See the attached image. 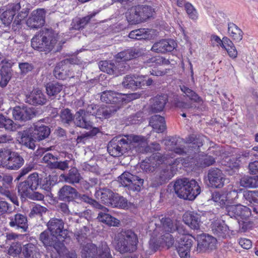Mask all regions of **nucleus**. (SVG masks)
Instances as JSON below:
<instances>
[{
  "label": "nucleus",
  "mask_w": 258,
  "mask_h": 258,
  "mask_svg": "<svg viewBox=\"0 0 258 258\" xmlns=\"http://www.w3.org/2000/svg\"><path fill=\"white\" fill-rule=\"evenodd\" d=\"M58 42V34L52 28H44L33 37L31 46L35 50L47 54L51 51L61 50V45Z\"/></svg>",
  "instance_id": "f257e3e1"
},
{
  "label": "nucleus",
  "mask_w": 258,
  "mask_h": 258,
  "mask_svg": "<svg viewBox=\"0 0 258 258\" xmlns=\"http://www.w3.org/2000/svg\"><path fill=\"white\" fill-rule=\"evenodd\" d=\"M188 143L187 149L182 147L184 141L178 137H169L165 140V145L170 151L175 153L183 154H192L199 152L200 147L203 145L204 137L191 135L186 139Z\"/></svg>",
  "instance_id": "f03ea898"
},
{
  "label": "nucleus",
  "mask_w": 258,
  "mask_h": 258,
  "mask_svg": "<svg viewBox=\"0 0 258 258\" xmlns=\"http://www.w3.org/2000/svg\"><path fill=\"white\" fill-rule=\"evenodd\" d=\"M24 0H23L8 6L7 10L0 15V20L5 26H9L12 22L13 25H19L21 21L27 16L29 9L21 7L22 5L24 7Z\"/></svg>",
  "instance_id": "7ed1b4c3"
},
{
  "label": "nucleus",
  "mask_w": 258,
  "mask_h": 258,
  "mask_svg": "<svg viewBox=\"0 0 258 258\" xmlns=\"http://www.w3.org/2000/svg\"><path fill=\"white\" fill-rule=\"evenodd\" d=\"M174 190L179 198L191 201L201 192V187L197 182L186 178L177 179L174 184Z\"/></svg>",
  "instance_id": "20e7f679"
},
{
  "label": "nucleus",
  "mask_w": 258,
  "mask_h": 258,
  "mask_svg": "<svg viewBox=\"0 0 258 258\" xmlns=\"http://www.w3.org/2000/svg\"><path fill=\"white\" fill-rule=\"evenodd\" d=\"M116 248L121 253L133 252L137 248V235L131 229H122L117 236Z\"/></svg>",
  "instance_id": "39448f33"
},
{
  "label": "nucleus",
  "mask_w": 258,
  "mask_h": 258,
  "mask_svg": "<svg viewBox=\"0 0 258 258\" xmlns=\"http://www.w3.org/2000/svg\"><path fill=\"white\" fill-rule=\"evenodd\" d=\"M25 160L18 152L10 149L0 150V165L7 169L17 170L24 164Z\"/></svg>",
  "instance_id": "423d86ee"
},
{
  "label": "nucleus",
  "mask_w": 258,
  "mask_h": 258,
  "mask_svg": "<svg viewBox=\"0 0 258 258\" xmlns=\"http://www.w3.org/2000/svg\"><path fill=\"white\" fill-rule=\"evenodd\" d=\"M39 239L47 250L54 249L59 254L67 253V248L63 243L64 240L56 236L47 230L41 232Z\"/></svg>",
  "instance_id": "0eeeda50"
},
{
  "label": "nucleus",
  "mask_w": 258,
  "mask_h": 258,
  "mask_svg": "<svg viewBox=\"0 0 258 258\" xmlns=\"http://www.w3.org/2000/svg\"><path fill=\"white\" fill-rule=\"evenodd\" d=\"M154 10L147 5H138L128 9L126 14V19L131 24H136L146 21L152 17Z\"/></svg>",
  "instance_id": "6e6552de"
},
{
  "label": "nucleus",
  "mask_w": 258,
  "mask_h": 258,
  "mask_svg": "<svg viewBox=\"0 0 258 258\" xmlns=\"http://www.w3.org/2000/svg\"><path fill=\"white\" fill-rule=\"evenodd\" d=\"M177 168L171 165H163L156 171L152 178L151 186L157 187L167 183L175 175Z\"/></svg>",
  "instance_id": "1a4fd4ad"
},
{
  "label": "nucleus",
  "mask_w": 258,
  "mask_h": 258,
  "mask_svg": "<svg viewBox=\"0 0 258 258\" xmlns=\"http://www.w3.org/2000/svg\"><path fill=\"white\" fill-rule=\"evenodd\" d=\"M129 145L128 153L132 155L144 154L150 151L148 143L146 137L135 135H125Z\"/></svg>",
  "instance_id": "9d476101"
},
{
  "label": "nucleus",
  "mask_w": 258,
  "mask_h": 258,
  "mask_svg": "<svg viewBox=\"0 0 258 258\" xmlns=\"http://www.w3.org/2000/svg\"><path fill=\"white\" fill-rule=\"evenodd\" d=\"M128 141L125 136L113 137L108 143L107 151L113 157H120L126 153H128Z\"/></svg>",
  "instance_id": "9b49d317"
},
{
  "label": "nucleus",
  "mask_w": 258,
  "mask_h": 258,
  "mask_svg": "<svg viewBox=\"0 0 258 258\" xmlns=\"http://www.w3.org/2000/svg\"><path fill=\"white\" fill-rule=\"evenodd\" d=\"M118 181L128 190L140 191L143 186L144 180L141 177L125 171L118 177Z\"/></svg>",
  "instance_id": "f8f14e48"
},
{
  "label": "nucleus",
  "mask_w": 258,
  "mask_h": 258,
  "mask_svg": "<svg viewBox=\"0 0 258 258\" xmlns=\"http://www.w3.org/2000/svg\"><path fill=\"white\" fill-rule=\"evenodd\" d=\"M100 70L108 74L118 76L125 73L128 66H126L124 62H118L117 60L115 62L104 60L99 62Z\"/></svg>",
  "instance_id": "ddd939ff"
},
{
  "label": "nucleus",
  "mask_w": 258,
  "mask_h": 258,
  "mask_svg": "<svg viewBox=\"0 0 258 258\" xmlns=\"http://www.w3.org/2000/svg\"><path fill=\"white\" fill-rule=\"evenodd\" d=\"M37 177L33 173L28 176L26 180L19 183L18 190L22 200H25L31 191L38 188V179Z\"/></svg>",
  "instance_id": "4468645a"
},
{
  "label": "nucleus",
  "mask_w": 258,
  "mask_h": 258,
  "mask_svg": "<svg viewBox=\"0 0 258 258\" xmlns=\"http://www.w3.org/2000/svg\"><path fill=\"white\" fill-rule=\"evenodd\" d=\"M75 235L78 241L82 245L81 254L82 258H95L98 247L92 243L85 244V240L87 239L86 234L80 233L78 231L75 233Z\"/></svg>",
  "instance_id": "2eb2a0df"
},
{
  "label": "nucleus",
  "mask_w": 258,
  "mask_h": 258,
  "mask_svg": "<svg viewBox=\"0 0 258 258\" xmlns=\"http://www.w3.org/2000/svg\"><path fill=\"white\" fill-rule=\"evenodd\" d=\"M207 178L208 185L216 188L223 187L226 180L222 171L218 168H211L208 171Z\"/></svg>",
  "instance_id": "dca6fc26"
},
{
  "label": "nucleus",
  "mask_w": 258,
  "mask_h": 258,
  "mask_svg": "<svg viewBox=\"0 0 258 258\" xmlns=\"http://www.w3.org/2000/svg\"><path fill=\"white\" fill-rule=\"evenodd\" d=\"M238 203L236 205L226 206L227 214L231 218H234L238 220L248 219L251 215L250 209L246 206Z\"/></svg>",
  "instance_id": "f3484780"
},
{
  "label": "nucleus",
  "mask_w": 258,
  "mask_h": 258,
  "mask_svg": "<svg viewBox=\"0 0 258 258\" xmlns=\"http://www.w3.org/2000/svg\"><path fill=\"white\" fill-rule=\"evenodd\" d=\"M47 231L54 234L62 240L68 236V230L64 228V222L62 219L51 218L47 223Z\"/></svg>",
  "instance_id": "a211bd4d"
},
{
  "label": "nucleus",
  "mask_w": 258,
  "mask_h": 258,
  "mask_svg": "<svg viewBox=\"0 0 258 258\" xmlns=\"http://www.w3.org/2000/svg\"><path fill=\"white\" fill-rule=\"evenodd\" d=\"M100 97L102 102L114 104L115 105H120V107L123 103H126L128 101L124 94L111 90L103 91L101 93Z\"/></svg>",
  "instance_id": "6ab92c4d"
},
{
  "label": "nucleus",
  "mask_w": 258,
  "mask_h": 258,
  "mask_svg": "<svg viewBox=\"0 0 258 258\" xmlns=\"http://www.w3.org/2000/svg\"><path fill=\"white\" fill-rule=\"evenodd\" d=\"M177 241V250L180 258H189L190 248L192 245V237L189 235L180 236Z\"/></svg>",
  "instance_id": "aec40b11"
},
{
  "label": "nucleus",
  "mask_w": 258,
  "mask_h": 258,
  "mask_svg": "<svg viewBox=\"0 0 258 258\" xmlns=\"http://www.w3.org/2000/svg\"><path fill=\"white\" fill-rule=\"evenodd\" d=\"M217 239L213 236L203 234L200 235L198 241L196 251L204 252L208 250H212L216 247Z\"/></svg>",
  "instance_id": "412c9836"
},
{
  "label": "nucleus",
  "mask_w": 258,
  "mask_h": 258,
  "mask_svg": "<svg viewBox=\"0 0 258 258\" xmlns=\"http://www.w3.org/2000/svg\"><path fill=\"white\" fill-rule=\"evenodd\" d=\"M9 226L21 232H26L28 229L27 217L24 214L17 213L11 215L9 218Z\"/></svg>",
  "instance_id": "4be33fe9"
},
{
  "label": "nucleus",
  "mask_w": 258,
  "mask_h": 258,
  "mask_svg": "<svg viewBox=\"0 0 258 258\" xmlns=\"http://www.w3.org/2000/svg\"><path fill=\"white\" fill-rule=\"evenodd\" d=\"M45 12L43 9L33 11L26 21V24L30 28L37 29L45 23Z\"/></svg>",
  "instance_id": "5701e85b"
},
{
  "label": "nucleus",
  "mask_w": 258,
  "mask_h": 258,
  "mask_svg": "<svg viewBox=\"0 0 258 258\" xmlns=\"http://www.w3.org/2000/svg\"><path fill=\"white\" fill-rule=\"evenodd\" d=\"M90 116L85 110L80 109L74 115L73 122L76 126L86 130L91 129L94 124L90 120Z\"/></svg>",
  "instance_id": "b1692460"
},
{
  "label": "nucleus",
  "mask_w": 258,
  "mask_h": 258,
  "mask_svg": "<svg viewBox=\"0 0 258 258\" xmlns=\"http://www.w3.org/2000/svg\"><path fill=\"white\" fill-rule=\"evenodd\" d=\"M72 60L70 59H65L58 62L53 70L54 77L60 80H64L67 77H71L69 73L72 65Z\"/></svg>",
  "instance_id": "393cba45"
},
{
  "label": "nucleus",
  "mask_w": 258,
  "mask_h": 258,
  "mask_svg": "<svg viewBox=\"0 0 258 258\" xmlns=\"http://www.w3.org/2000/svg\"><path fill=\"white\" fill-rule=\"evenodd\" d=\"M12 114L15 120L25 121L34 117L36 113L31 108L17 106L13 109Z\"/></svg>",
  "instance_id": "a878e982"
},
{
  "label": "nucleus",
  "mask_w": 258,
  "mask_h": 258,
  "mask_svg": "<svg viewBox=\"0 0 258 258\" xmlns=\"http://www.w3.org/2000/svg\"><path fill=\"white\" fill-rule=\"evenodd\" d=\"M25 102L34 106L43 105L46 103L47 98L41 90L36 89L26 95Z\"/></svg>",
  "instance_id": "bb28decb"
},
{
  "label": "nucleus",
  "mask_w": 258,
  "mask_h": 258,
  "mask_svg": "<svg viewBox=\"0 0 258 258\" xmlns=\"http://www.w3.org/2000/svg\"><path fill=\"white\" fill-rule=\"evenodd\" d=\"M156 228L154 230V233L173 232L175 231L176 225L173 221L169 217H162L159 218L158 223L154 224Z\"/></svg>",
  "instance_id": "cd10ccee"
},
{
  "label": "nucleus",
  "mask_w": 258,
  "mask_h": 258,
  "mask_svg": "<svg viewBox=\"0 0 258 258\" xmlns=\"http://www.w3.org/2000/svg\"><path fill=\"white\" fill-rule=\"evenodd\" d=\"M18 142L29 149L34 150L35 147L34 138L32 136L33 132L31 128L20 131L18 133Z\"/></svg>",
  "instance_id": "c85d7f7f"
},
{
  "label": "nucleus",
  "mask_w": 258,
  "mask_h": 258,
  "mask_svg": "<svg viewBox=\"0 0 258 258\" xmlns=\"http://www.w3.org/2000/svg\"><path fill=\"white\" fill-rule=\"evenodd\" d=\"M176 45V42L173 39H163L155 43L151 50L157 53H164L171 52Z\"/></svg>",
  "instance_id": "c756f323"
},
{
  "label": "nucleus",
  "mask_w": 258,
  "mask_h": 258,
  "mask_svg": "<svg viewBox=\"0 0 258 258\" xmlns=\"http://www.w3.org/2000/svg\"><path fill=\"white\" fill-rule=\"evenodd\" d=\"M77 192V190L74 187L64 185L59 189L57 193L58 198L60 201L70 202L75 200Z\"/></svg>",
  "instance_id": "7c9ffc66"
},
{
  "label": "nucleus",
  "mask_w": 258,
  "mask_h": 258,
  "mask_svg": "<svg viewBox=\"0 0 258 258\" xmlns=\"http://www.w3.org/2000/svg\"><path fill=\"white\" fill-rule=\"evenodd\" d=\"M145 76H126L122 83L123 86L126 89L135 90L144 85Z\"/></svg>",
  "instance_id": "2f4dec72"
},
{
  "label": "nucleus",
  "mask_w": 258,
  "mask_h": 258,
  "mask_svg": "<svg viewBox=\"0 0 258 258\" xmlns=\"http://www.w3.org/2000/svg\"><path fill=\"white\" fill-rule=\"evenodd\" d=\"M60 178L61 180L72 185L80 184L83 177L76 167L71 168L68 173L61 174L60 175Z\"/></svg>",
  "instance_id": "473e14b6"
},
{
  "label": "nucleus",
  "mask_w": 258,
  "mask_h": 258,
  "mask_svg": "<svg viewBox=\"0 0 258 258\" xmlns=\"http://www.w3.org/2000/svg\"><path fill=\"white\" fill-rule=\"evenodd\" d=\"M211 228L213 234L219 238H226L228 235V227L224 221H214L212 223Z\"/></svg>",
  "instance_id": "72a5a7b5"
},
{
  "label": "nucleus",
  "mask_w": 258,
  "mask_h": 258,
  "mask_svg": "<svg viewBox=\"0 0 258 258\" xmlns=\"http://www.w3.org/2000/svg\"><path fill=\"white\" fill-rule=\"evenodd\" d=\"M103 208L97 209L98 210H100L97 216L98 220L108 225L111 226H117L119 224V221L116 218L112 217L110 215L107 213L108 210L103 206Z\"/></svg>",
  "instance_id": "f704fd0d"
},
{
  "label": "nucleus",
  "mask_w": 258,
  "mask_h": 258,
  "mask_svg": "<svg viewBox=\"0 0 258 258\" xmlns=\"http://www.w3.org/2000/svg\"><path fill=\"white\" fill-rule=\"evenodd\" d=\"M150 109L153 112L162 111L167 102L168 97L166 95H158L150 99Z\"/></svg>",
  "instance_id": "c9c22d12"
},
{
  "label": "nucleus",
  "mask_w": 258,
  "mask_h": 258,
  "mask_svg": "<svg viewBox=\"0 0 258 258\" xmlns=\"http://www.w3.org/2000/svg\"><path fill=\"white\" fill-rule=\"evenodd\" d=\"M141 53L139 49L131 48L118 53L115 58L118 62H123L139 57Z\"/></svg>",
  "instance_id": "e433bc0d"
},
{
  "label": "nucleus",
  "mask_w": 258,
  "mask_h": 258,
  "mask_svg": "<svg viewBox=\"0 0 258 258\" xmlns=\"http://www.w3.org/2000/svg\"><path fill=\"white\" fill-rule=\"evenodd\" d=\"M62 85L58 83H49L45 86L46 93L50 100L60 99L59 93L62 91Z\"/></svg>",
  "instance_id": "4c0bfd02"
},
{
  "label": "nucleus",
  "mask_w": 258,
  "mask_h": 258,
  "mask_svg": "<svg viewBox=\"0 0 258 258\" xmlns=\"http://www.w3.org/2000/svg\"><path fill=\"white\" fill-rule=\"evenodd\" d=\"M115 193L107 188H100L96 190L95 196L105 205L110 206Z\"/></svg>",
  "instance_id": "58836bf2"
},
{
  "label": "nucleus",
  "mask_w": 258,
  "mask_h": 258,
  "mask_svg": "<svg viewBox=\"0 0 258 258\" xmlns=\"http://www.w3.org/2000/svg\"><path fill=\"white\" fill-rule=\"evenodd\" d=\"M33 132L32 136L35 141L40 142L47 138L50 134V129L44 125H35L34 128H31Z\"/></svg>",
  "instance_id": "ea45409f"
},
{
  "label": "nucleus",
  "mask_w": 258,
  "mask_h": 258,
  "mask_svg": "<svg viewBox=\"0 0 258 258\" xmlns=\"http://www.w3.org/2000/svg\"><path fill=\"white\" fill-rule=\"evenodd\" d=\"M22 256L23 258H41V254L36 245L28 243L23 245Z\"/></svg>",
  "instance_id": "a19ab883"
},
{
  "label": "nucleus",
  "mask_w": 258,
  "mask_h": 258,
  "mask_svg": "<svg viewBox=\"0 0 258 258\" xmlns=\"http://www.w3.org/2000/svg\"><path fill=\"white\" fill-rule=\"evenodd\" d=\"M245 190L244 189H240L239 190L233 189L229 191L227 194L226 198V201H228L231 203H246L245 200Z\"/></svg>",
  "instance_id": "79ce46f5"
},
{
  "label": "nucleus",
  "mask_w": 258,
  "mask_h": 258,
  "mask_svg": "<svg viewBox=\"0 0 258 258\" xmlns=\"http://www.w3.org/2000/svg\"><path fill=\"white\" fill-rule=\"evenodd\" d=\"M33 174H35V176H37L38 179V188L40 187V188L47 191H49L51 190V187L55 184L57 181L55 176L49 175L44 177H40L37 172H34Z\"/></svg>",
  "instance_id": "37998d69"
},
{
  "label": "nucleus",
  "mask_w": 258,
  "mask_h": 258,
  "mask_svg": "<svg viewBox=\"0 0 258 258\" xmlns=\"http://www.w3.org/2000/svg\"><path fill=\"white\" fill-rule=\"evenodd\" d=\"M200 215L194 213H186L183 216V220L184 223L195 230H198L200 228Z\"/></svg>",
  "instance_id": "c03bdc74"
},
{
  "label": "nucleus",
  "mask_w": 258,
  "mask_h": 258,
  "mask_svg": "<svg viewBox=\"0 0 258 258\" xmlns=\"http://www.w3.org/2000/svg\"><path fill=\"white\" fill-rule=\"evenodd\" d=\"M120 108V105L113 106L103 105L98 108L97 117L100 119L108 118L115 114Z\"/></svg>",
  "instance_id": "a18cd8bd"
},
{
  "label": "nucleus",
  "mask_w": 258,
  "mask_h": 258,
  "mask_svg": "<svg viewBox=\"0 0 258 258\" xmlns=\"http://www.w3.org/2000/svg\"><path fill=\"white\" fill-rule=\"evenodd\" d=\"M173 153H167L162 155L158 153L155 155L154 158L157 161L158 164L165 163L167 165H171L175 168L174 165H178L182 161V159L180 158H178L172 160L173 157L171 155Z\"/></svg>",
  "instance_id": "49530a36"
},
{
  "label": "nucleus",
  "mask_w": 258,
  "mask_h": 258,
  "mask_svg": "<svg viewBox=\"0 0 258 258\" xmlns=\"http://www.w3.org/2000/svg\"><path fill=\"white\" fill-rule=\"evenodd\" d=\"M199 151H200V149ZM199 152L200 151L196 154H192V155H195L194 158L196 160L197 163H196V165L197 166L202 168H205L213 165L215 162V158L210 155L202 154H198L197 156L196 154Z\"/></svg>",
  "instance_id": "de8ad7c7"
},
{
  "label": "nucleus",
  "mask_w": 258,
  "mask_h": 258,
  "mask_svg": "<svg viewBox=\"0 0 258 258\" xmlns=\"http://www.w3.org/2000/svg\"><path fill=\"white\" fill-rule=\"evenodd\" d=\"M149 124L157 133H162L166 129V124L164 118L159 115H154L151 117Z\"/></svg>",
  "instance_id": "09e8293b"
},
{
  "label": "nucleus",
  "mask_w": 258,
  "mask_h": 258,
  "mask_svg": "<svg viewBox=\"0 0 258 258\" xmlns=\"http://www.w3.org/2000/svg\"><path fill=\"white\" fill-rule=\"evenodd\" d=\"M12 76V70L8 66L3 65L0 70V86L4 88L7 86Z\"/></svg>",
  "instance_id": "8fccbe9b"
},
{
  "label": "nucleus",
  "mask_w": 258,
  "mask_h": 258,
  "mask_svg": "<svg viewBox=\"0 0 258 258\" xmlns=\"http://www.w3.org/2000/svg\"><path fill=\"white\" fill-rule=\"evenodd\" d=\"M77 201V203L84 202L87 204H88L91 206H92L95 209H100L103 208L105 209L103 207V205H101L97 201L95 200L92 199L89 196L86 194H80L78 191L75 197V199Z\"/></svg>",
  "instance_id": "3c124183"
},
{
  "label": "nucleus",
  "mask_w": 258,
  "mask_h": 258,
  "mask_svg": "<svg viewBox=\"0 0 258 258\" xmlns=\"http://www.w3.org/2000/svg\"><path fill=\"white\" fill-rule=\"evenodd\" d=\"M228 32L229 36L236 41H240L243 37V32L235 24L229 23L228 25Z\"/></svg>",
  "instance_id": "603ef678"
},
{
  "label": "nucleus",
  "mask_w": 258,
  "mask_h": 258,
  "mask_svg": "<svg viewBox=\"0 0 258 258\" xmlns=\"http://www.w3.org/2000/svg\"><path fill=\"white\" fill-rule=\"evenodd\" d=\"M240 184L246 188L258 187V176L244 175L241 178Z\"/></svg>",
  "instance_id": "864d4df0"
},
{
  "label": "nucleus",
  "mask_w": 258,
  "mask_h": 258,
  "mask_svg": "<svg viewBox=\"0 0 258 258\" xmlns=\"http://www.w3.org/2000/svg\"><path fill=\"white\" fill-rule=\"evenodd\" d=\"M110 206L113 208L125 209L128 207L127 200L118 194H115Z\"/></svg>",
  "instance_id": "5fc2aeb1"
},
{
  "label": "nucleus",
  "mask_w": 258,
  "mask_h": 258,
  "mask_svg": "<svg viewBox=\"0 0 258 258\" xmlns=\"http://www.w3.org/2000/svg\"><path fill=\"white\" fill-rule=\"evenodd\" d=\"M16 124L9 118L0 114V128H4L8 131H15Z\"/></svg>",
  "instance_id": "6e6d98bb"
},
{
  "label": "nucleus",
  "mask_w": 258,
  "mask_h": 258,
  "mask_svg": "<svg viewBox=\"0 0 258 258\" xmlns=\"http://www.w3.org/2000/svg\"><path fill=\"white\" fill-rule=\"evenodd\" d=\"M149 35V31L143 28L132 31L129 33L128 37L132 39L141 40L147 39Z\"/></svg>",
  "instance_id": "4d7b16f0"
},
{
  "label": "nucleus",
  "mask_w": 258,
  "mask_h": 258,
  "mask_svg": "<svg viewBox=\"0 0 258 258\" xmlns=\"http://www.w3.org/2000/svg\"><path fill=\"white\" fill-rule=\"evenodd\" d=\"M181 91L184 94V96L189 98L191 100L195 102L200 103L202 101V99L194 91L189 88L187 86L182 85L180 86Z\"/></svg>",
  "instance_id": "13d9d810"
},
{
  "label": "nucleus",
  "mask_w": 258,
  "mask_h": 258,
  "mask_svg": "<svg viewBox=\"0 0 258 258\" xmlns=\"http://www.w3.org/2000/svg\"><path fill=\"white\" fill-rule=\"evenodd\" d=\"M96 253L95 258H112L109 248L105 243H101L98 247L97 252Z\"/></svg>",
  "instance_id": "bf43d9fd"
},
{
  "label": "nucleus",
  "mask_w": 258,
  "mask_h": 258,
  "mask_svg": "<svg viewBox=\"0 0 258 258\" xmlns=\"http://www.w3.org/2000/svg\"><path fill=\"white\" fill-rule=\"evenodd\" d=\"M60 118L63 124L70 125L71 122H73L74 115L70 109L66 108L60 111Z\"/></svg>",
  "instance_id": "052dcab7"
},
{
  "label": "nucleus",
  "mask_w": 258,
  "mask_h": 258,
  "mask_svg": "<svg viewBox=\"0 0 258 258\" xmlns=\"http://www.w3.org/2000/svg\"><path fill=\"white\" fill-rule=\"evenodd\" d=\"M245 200L247 204L248 203L249 204H258V190H245Z\"/></svg>",
  "instance_id": "680f3d73"
},
{
  "label": "nucleus",
  "mask_w": 258,
  "mask_h": 258,
  "mask_svg": "<svg viewBox=\"0 0 258 258\" xmlns=\"http://www.w3.org/2000/svg\"><path fill=\"white\" fill-rule=\"evenodd\" d=\"M97 14V12H93L90 15L79 19L74 25V28L77 30L83 28L89 22L90 20L95 17Z\"/></svg>",
  "instance_id": "e2e57ef3"
},
{
  "label": "nucleus",
  "mask_w": 258,
  "mask_h": 258,
  "mask_svg": "<svg viewBox=\"0 0 258 258\" xmlns=\"http://www.w3.org/2000/svg\"><path fill=\"white\" fill-rule=\"evenodd\" d=\"M71 161L65 160L64 161H58L56 160L54 163L51 164L52 169H58L61 171L67 170L70 167V164Z\"/></svg>",
  "instance_id": "0e129e2a"
},
{
  "label": "nucleus",
  "mask_w": 258,
  "mask_h": 258,
  "mask_svg": "<svg viewBox=\"0 0 258 258\" xmlns=\"http://www.w3.org/2000/svg\"><path fill=\"white\" fill-rule=\"evenodd\" d=\"M99 180L97 177H89L88 180H81L80 185L82 189L89 190L97 185Z\"/></svg>",
  "instance_id": "69168bd1"
},
{
  "label": "nucleus",
  "mask_w": 258,
  "mask_h": 258,
  "mask_svg": "<svg viewBox=\"0 0 258 258\" xmlns=\"http://www.w3.org/2000/svg\"><path fill=\"white\" fill-rule=\"evenodd\" d=\"M171 233H158L160 235L159 239L161 240L162 243H165L168 248L172 246L174 242L173 236L170 234Z\"/></svg>",
  "instance_id": "338daca9"
},
{
  "label": "nucleus",
  "mask_w": 258,
  "mask_h": 258,
  "mask_svg": "<svg viewBox=\"0 0 258 258\" xmlns=\"http://www.w3.org/2000/svg\"><path fill=\"white\" fill-rule=\"evenodd\" d=\"M175 106L180 109L182 111L187 112V113H190V110L195 107L190 102H185L179 100L176 101Z\"/></svg>",
  "instance_id": "774afa93"
}]
</instances>
